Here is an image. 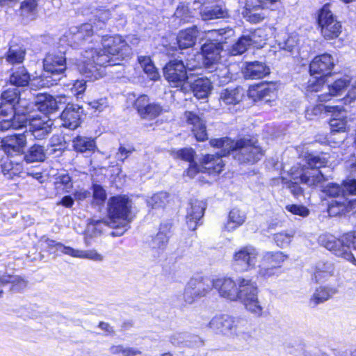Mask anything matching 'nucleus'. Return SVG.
Instances as JSON below:
<instances>
[{"label":"nucleus","instance_id":"1","mask_svg":"<svg viewBox=\"0 0 356 356\" xmlns=\"http://www.w3.org/2000/svg\"><path fill=\"white\" fill-rule=\"evenodd\" d=\"M100 41L102 49L88 47L77 64L80 72L90 80L97 79L102 76L98 66L120 65V60L131 54V47L120 35L104 36Z\"/></svg>","mask_w":356,"mask_h":356},{"label":"nucleus","instance_id":"2","mask_svg":"<svg viewBox=\"0 0 356 356\" xmlns=\"http://www.w3.org/2000/svg\"><path fill=\"white\" fill-rule=\"evenodd\" d=\"M220 297L230 301L240 300L251 314L259 317L264 311L261 301L259 300L257 283L250 279L238 277L235 282L231 277L214 279V287Z\"/></svg>","mask_w":356,"mask_h":356},{"label":"nucleus","instance_id":"3","mask_svg":"<svg viewBox=\"0 0 356 356\" xmlns=\"http://www.w3.org/2000/svg\"><path fill=\"white\" fill-rule=\"evenodd\" d=\"M131 207V201L125 196L111 197L108 202V220L92 219L88 225V232L95 229L100 233L103 226H109L112 228H122V232L115 234H122L129 228V225L134 218Z\"/></svg>","mask_w":356,"mask_h":356},{"label":"nucleus","instance_id":"4","mask_svg":"<svg viewBox=\"0 0 356 356\" xmlns=\"http://www.w3.org/2000/svg\"><path fill=\"white\" fill-rule=\"evenodd\" d=\"M257 143V141L250 139L234 141L228 138L210 140L211 146L222 148V155L227 156L232 152L238 162L252 164L260 160L264 155L263 150Z\"/></svg>","mask_w":356,"mask_h":356},{"label":"nucleus","instance_id":"5","mask_svg":"<svg viewBox=\"0 0 356 356\" xmlns=\"http://www.w3.org/2000/svg\"><path fill=\"white\" fill-rule=\"evenodd\" d=\"M207 327L217 334L224 335H236L245 341L252 338L249 331V324L245 319L234 318L227 314L214 316Z\"/></svg>","mask_w":356,"mask_h":356},{"label":"nucleus","instance_id":"6","mask_svg":"<svg viewBox=\"0 0 356 356\" xmlns=\"http://www.w3.org/2000/svg\"><path fill=\"white\" fill-rule=\"evenodd\" d=\"M211 36L219 35L221 37L217 41H207L201 47V54L198 57L201 58L202 64L207 71H213L214 67L221 63V52L223 50V43L228 38L234 35L232 29H214L209 31Z\"/></svg>","mask_w":356,"mask_h":356},{"label":"nucleus","instance_id":"7","mask_svg":"<svg viewBox=\"0 0 356 356\" xmlns=\"http://www.w3.org/2000/svg\"><path fill=\"white\" fill-rule=\"evenodd\" d=\"M334 58L328 54H323L316 56L309 65V72L311 75H318L319 77H313L309 80L307 91L315 92L320 91L324 87L323 76L331 73L334 67Z\"/></svg>","mask_w":356,"mask_h":356},{"label":"nucleus","instance_id":"8","mask_svg":"<svg viewBox=\"0 0 356 356\" xmlns=\"http://www.w3.org/2000/svg\"><path fill=\"white\" fill-rule=\"evenodd\" d=\"M214 287V279L195 275L186 284L183 293L186 303L192 304L197 299L206 296Z\"/></svg>","mask_w":356,"mask_h":356},{"label":"nucleus","instance_id":"9","mask_svg":"<svg viewBox=\"0 0 356 356\" xmlns=\"http://www.w3.org/2000/svg\"><path fill=\"white\" fill-rule=\"evenodd\" d=\"M26 124L29 123L27 136H33L35 140L45 139L51 132L53 122L47 115L43 117L30 113L29 108L22 111Z\"/></svg>","mask_w":356,"mask_h":356},{"label":"nucleus","instance_id":"10","mask_svg":"<svg viewBox=\"0 0 356 356\" xmlns=\"http://www.w3.org/2000/svg\"><path fill=\"white\" fill-rule=\"evenodd\" d=\"M43 67L44 71L43 76L49 77L51 80L43 83L42 86L49 87L56 84L57 81L60 79L58 76L63 74L67 69L65 54L62 52L48 54L44 59Z\"/></svg>","mask_w":356,"mask_h":356},{"label":"nucleus","instance_id":"11","mask_svg":"<svg viewBox=\"0 0 356 356\" xmlns=\"http://www.w3.org/2000/svg\"><path fill=\"white\" fill-rule=\"evenodd\" d=\"M346 241L345 234L340 238L329 234H323L319 237L321 244L327 250L332 252L335 256L341 257L356 266V259L351 252Z\"/></svg>","mask_w":356,"mask_h":356},{"label":"nucleus","instance_id":"12","mask_svg":"<svg viewBox=\"0 0 356 356\" xmlns=\"http://www.w3.org/2000/svg\"><path fill=\"white\" fill-rule=\"evenodd\" d=\"M318 22L321 33L326 40L337 38L341 33V24L334 17L328 4L324 5L320 10Z\"/></svg>","mask_w":356,"mask_h":356},{"label":"nucleus","instance_id":"13","mask_svg":"<svg viewBox=\"0 0 356 356\" xmlns=\"http://www.w3.org/2000/svg\"><path fill=\"white\" fill-rule=\"evenodd\" d=\"M258 250L252 245H246L236 251L232 264L236 271L248 272L254 269L257 263Z\"/></svg>","mask_w":356,"mask_h":356},{"label":"nucleus","instance_id":"14","mask_svg":"<svg viewBox=\"0 0 356 356\" xmlns=\"http://www.w3.org/2000/svg\"><path fill=\"white\" fill-rule=\"evenodd\" d=\"M165 78L174 87H179L188 81L191 82L190 76L186 71L184 63L182 60L175 59L169 61L163 67Z\"/></svg>","mask_w":356,"mask_h":356},{"label":"nucleus","instance_id":"15","mask_svg":"<svg viewBox=\"0 0 356 356\" xmlns=\"http://www.w3.org/2000/svg\"><path fill=\"white\" fill-rule=\"evenodd\" d=\"M134 107L143 119L152 120L159 116L165 109L159 103H150L146 95H140L135 101Z\"/></svg>","mask_w":356,"mask_h":356},{"label":"nucleus","instance_id":"16","mask_svg":"<svg viewBox=\"0 0 356 356\" xmlns=\"http://www.w3.org/2000/svg\"><path fill=\"white\" fill-rule=\"evenodd\" d=\"M46 243L49 248H56V250H59L63 254L72 256L73 257L80 259H87L95 261H101L104 257L95 250H77L70 246H65L56 241L47 239Z\"/></svg>","mask_w":356,"mask_h":356},{"label":"nucleus","instance_id":"17","mask_svg":"<svg viewBox=\"0 0 356 356\" xmlns=\"http://www.w3.org/2000/svg\"><path fill=\"white\" fill-rule=\"evenodd\" d=\"M206 207V202L204 201L191 200L186 215V222L189 229H196L199 221L204 216Z\"/></svg>","mask_w":356,"mask_h":356},{"label":"nucleus","instance_id":"18","mask_svg":"<svg viewBox=\"0 0 356 356\" xmlns=\"http://www.w3.org/2000/svg\"><path fill=\"white\" fill-rule=\"evenodd\" d=\"M262 31L255 30L248 35H242L231 47L229 53L232 56H236L243 54L247 51L248 47L252 45L259 46L261 40H259L261 37Z\"/></svg>","mask_w":356,"mask_h":356},{"label":"nucleus","instance_id":"19","mask_svg":"<svg viewBox=\"0 0 356 356\" xmlns=\"http://www.w3.org/2000/svg\"><path fill=\"white\" fill-rule=\"evenodd\" d=\"M249 96L254 101H263L268 103L277 96V90L275 85L272 83H261L252 86L248 91Z\"/></svg>","mask_w":356,"mask_h":356},{"label":"nucleus","instance_id":"20","mask_svg":"<svg viewBox=\"0 0 356 356\" xmlns=\"http://www.w3.org/2000/svg\"><path fill=\"white\" fill-rule=\"evenodd\" d=\"M82 108L76 104H68L63 111L60 119L64 127L71 130L76 129L80 125Z\"/></svg>","mask_w":356,"mask_h":356},{"label":"nucleus","instance_id":"21","mask_svg":"<svg viewBox=\"0 0 356 356\" xmlns=\"http://www.w3.org/2000/svg\"><path fill=\"white\" fill-rule=\"evenodd\" d=\"M187 122L192 126L191 131L198 141H205L208 139L205 121L196 113L191 111L185 112Z\"/></svg>","mask_w":356,"mask_h":356},{"label":"nucleus","instance_id":"22","mask_svg":"<svg viewBox=\"0 0 356 356\" xmlns=\"http://www.w3.org/2000/svg\"><path fill=\"white\" fill-rule=\"evenodd\" d=\"M222 148L216 154H207L202 159V166L201 172H207L209 174H219L224 168V163L222 159L224 155H222Z\"/></svg>","mask_w":356,"mask_h":356},{"label":"nucleus","instance_id":"23","mask_svg":"<svg viewBox=\"0 0 356 356\" xmlns=\"http://www.w3.org/2000/svg\"><path fill=\"white\" fill-rule=\"evenodd\" d=\"M351 79L349 76H343L337 79L327 86L328 92L317 95L318 99L321 102H327L331 97L341 95L350 86Z\"/></svg>","mask_w":356,"mask_h":356},{"label":"nucleus","instance_id":"24","mask_svg":"<svg viewBox=\"0 0 356 356\" xmlns=\"http://www.w3.org/2000/svg\"><path fill=\"white\" fill-rule=\"evenodd\" d=\"M326 111L333 113L336 117L330 120V129L332 133L344 132L347 127V120L342 113L344 112L343 106L341 105L327 106Z\"/></svg>","mask_w":356,"mask_h":356},{"label":"nucleus","instance_id":"25","mask_svg":"<svg viewBox=\"0 0 356 356\" xmlns=\"http://www.w3.org/2000/svg\"><path fill=\"white\" fill-rule=\"evenodd\" d=\"M33 107H35V109L45 115L53 113L59 109V105L56 99L52 96L47 95L39 97L38 101L35 104H28L26 108H28L31 111Z\"/></svg>","mask_w":356,"mask_h":356},{"label":"nucleus","instance_id":"26","mask_svg":"<svg viewBox=\"0 0 356 356\" xmlns=\"http://www.w3.org/2000/svg\"><path fill=\"white\" fill-rule=\"evenodd\" d=\"M244 77L249 79H259L270 74V68L262 62L246 63L243 71Z\"/></svg>","mask_w":356,"mask_h":356},{"label":"nucleus","instance_id":"27","mask_svg":"<svg viewBox=\"0 0 356 356\" xmlns=\"http://www.w3.org/2000/svg\"><path fill=\"white\" fill-rule=\"evenodd\" d=\"M1 102L3 101L11 105L10 109L21 112L28 106L26 100H22L19 97V91L17 88H8L1 93Z\"/></svg>","mask_w":356,"mask_h":356},{"label":"nucleus","instance_id":"28","mask_svg":"<svg viewBox=\"0 0 356 356\" xmlns=\"http://www.w3.org/2000/svg\"><path fill=\"white\" fill-rule=\"evenodd\" d=\"M95 26L91 23H85L82 24L78 29V31L74 33L72 39L77 44H82L85 42L89 40L91 37L93 39L91 42L95 41L99 42L101 40V37L98 34H94Z\"/></svg>","mask_w":356,"mask_h":356},{"label":"nucleus","instance_id":"29","mask_svg":"<svg viewBox=\"0 0 356 356\" xmlns=\"http://www.w3.org/2000/svg\"><path fill=\"white\" fill-rule=\"evenodd\" d=\"M72 147L79 153H93L96 149L94 138L83 136H77L72 140Z\"/></svg>","mask_w":356,"mask_h":356},{"label":"nucleus","instance_id":"30","mask_svg":"<svg viewBox=\"0 0 356 356\" xmlns=\"http://www.w3.org/2000/svg\"><path fill=\"white\" fill-rule=\"evenodd\" d=\"M199 31L196 26L186 29L179 32L177 36V44L181 49L191 47L195 43Z\"/></svg>","mask_w":356,"mask_h":356},{"label":"nucleus","instance_id":"31","mask_svg":"<svg viewBox=\"0 0 356 356\" xmlns=\"http://www.w3.org/2000/svg\"><path fill=\"white\" fill-rule=\"evenodd\" d=\"M245 213L237 208H234L229 213L227 221L224 225V229L227 232H233L241 227L245 222Z\"/></svg>","mask_w":356,"mask_h":356},{"label":"nucleus","instance_id":"32","mask_svg":"<svg viewBox=\"0 0 356 356\" xmlns=\"http://www.w3.org/2000/svg\"><path fill=\"white\" fill-rule=\"evenodd\" d=\"M169 238L170 228L167 225L162 226L159 232L149 241V246L152 250H163L168 245Z\"/></svg>","mask_w":356,"mask_h":356},{"label":"nucleus","instance_id":"33","mask_svg":"<svg viewBox=\"0 0 356 356\" xmlns=\"http://www.w3.org/2000/svg\"><path fill=\"white\" fill-rule=\"evenodd\" d=\"M31 77L27 70L24 67L12 69L9 76V83L16 87H24L28 86Z\"/></svg>","mask_w":356,"mask_h":356},{"label":"nucleus","instance_id":"34","mask_svg":"<svg viewBox=\"0 0 356 356\" xmlns=\"http://www.w3.org/2000/svg\"><path fill=\"white\" fill-rule=\"evenodd\" d=\"M335 268L330 261H318L316 263L314 271L316 282H322L334 275Z\"/></svg>","mask_w":356,"mask_h":356},{"label":"nucleus","instance_id":"35","mask_svg":"<svg viewBox=\"0 0 356 356\" xmlns=\"http://www.w3.org/2000/svg\"><path fill=\"white\" fill-rule=\"evenodd\" d=\"M26 55V49L22 44L11 42L6 54V60L10 64L23 63Z\"/></svg>","mask_w":356,"mask_h":356},{"label":"nucleus","instance_id":"36","mask_svg":"<svg viewBox=\"0 0 356 356\" xmlns=\"http://www.w3.org/2000/svg\"><path fill=\"white\" fill-rule=\"evenodd\" d=\"M208 72L212 74L211 79L213 81L220 85L229 83L232 78L228 66L222 62L214 67L213 71Z\"/></svg>","mask_w":356,"mask_h":356},{"label":"nucleus","instance_id":"37","mask_svg":"<svg viewBox=\"0 0 356 356\" xmlns=\"http://www.w3.org/2000/svg\"><path fill=\"white\" fill-rule=\"evenodd\" d=\"M243 96L241 88H226L220 92V100L226 105L236 104L242 100Z\"/></svg>","mask_w":356,"mask_h":356},{"label":"nucleus","instance_id":"38","mask_svg":"<svg viewBox=\"0 0 356 356\" xmlns=\"http://www.w3.org/2000/svg\"><path fill=\"white\" fill-rule=\"evenodd\" d=\"M202 19L204 21L225 18L228 16V10L222 5L204 8L201 13Z\"/></svg>","mask_w":356,"mask_h":356},{"label":"nucleus","instance_id":"39","mask_svg":"<svg viewBox=\"0 0 356 356\" xmlns=\"http://www.w3.org/2000/svg\"><path fill=\"white\" fill-rule=\"evenodd\" d=\"M300 180L309 186H316L324 181V177L319 170L309 169L300 175Z\"/></svg>","mask_w":356,"mask_h":356},{"label":"nucleus","instance_id":"40","mask_svg":"<svg viewBox=\"0 0 356 356\" xmlns=\"http://www.w3.org/2000/svg\"><path fill=\"white\" fill-rule=\"evenodd\" d=\"M192 88L194 95L197 99H204L211 91V83L208 79L200 78L195 80Z\"/></svg>","mask_w":356,"mask_h":356},{"label":"nucleus","instance_id":"41","mask_svg":"<svg viewBox=\"0 0 356 356\" xmlns=\"http://www.w3.org/2000/svg\"><path fill=\"white\" fill-rule=\"evenodd\" d=\"M287 258V255L280 251L266 252L263 254L262 261L269 266L280 268Z\"/></svg>","mask_w":356,"mask_h":356},{"label":"nucleus","instance_id":"42","mask_svg":"<svg viewBox=\"0 0 356 356\" xmlns=\"http://www.w3.org/2000/svg\"><path fill=\"white\" fill-rule=\"evenodd\" d=\"M91 14L92 18L90 22L95 26V31L102 30L106 25V22L110 18L111 14L108 10L97 9L94 10Z\"/></svg>","mask_w":356,"mask_h":356},{"label":"nucleus","instance_id":"43","mask_svg":"<svg viewBox=\"0 0 356 356\" xmlns=\"http://www.w3.org/2000/svg\"><path fill=\"white\" fill-rule=\"evenodd\" d=\"M337 290L333 287H319L317 289L312 296L310 301L314 305H316L321 302L326 301L334 294H336Z\"/></svg>","mask_w":356,"mask_h":356},{"label":"nucleus","instance_id":"44","mask_svg":"<svg viewBox=\"0 0 356 356\" xmlns=\"http://www.w3.org/2000/svg\"><path fill=\"white\" fill-rule=\"evenodd\" d=\"M24 120V115L22 114V115L14 116V118L12 120L10 119H3L0 115V130L6 131L10 129H19L22 127H26V122Z\"/></svg>","mask_w":356,"mask_h":356},{"label":"nucleus","instance_id":"45","mask_svg":"<svg viewBox=\"0 0 356 356\" xmlns=\"http://www.w3.org/2000/svg\"><path fill=\"white\" fill-rule=\"evenodd\" d=\"M327 211L332 216L347 214L345 197H341L339 200H332L329 203Z\"/></svg>","mask_w":356,"mask_h":356},{"label":"nucleus","instance_id":"46","mask_svg":"<svg viewBox=\"0 0 356 356\" xmlns=\"http://www.w3.org/2000/svg\"><path fill=\"white\" fill-rule=\"evenodd\" d=\"M36 6L35 0L24 1L20 6V15L27 20H33L35 16Z\"/></svg>","mask_w":356,"mask_h":356},{"label":"nucleus","instance_id":"47","mask_svg":"<svg viewBox=\"0 0 356 356\" xmlns=\"http://www.w3.org/2000/svg\"><path fill=\"white\" fill-rule=\"evenodd\" d=\"M45 159V152L42 146L39 145H33L29 153L25 156V159L28 163L35 161H43Z\"/></svg>","mask_w":356,"mask_h":356},{"label":"nucleus","instance_id":"48","mask_svg":"<svg viewBox=\"0 0 356 356\" xmlns=\"http://www.w3.org/2000/svg\"><path fill=\"white\" fill-rule=\"evenodd\" d=\"M27 134H18L10 136L7 138V145L14 151L19 152L26 143Z\"/></svg>","mask_w":356,"mask_h":356},{"label":"nucleus","instance_id":"49","mask_svg":"<svg viewBox=\"0 0 356 356\" xmlns=\"http://www.w3.org/2000/svg\"><path fill=\"white\" fill-rule=\"evenodd\" d=\"M169 194L166 192H159L154 194L147 200V204L152 209L163 207L168 202Z\"/></svg>","mask_w":356,"mask_h":356},{"label":"nucleus","instance_id":"50","mask_svg":"<svg viewBox=\"0 0 356 356\" xmlns=\"http://www.w3.org/2000/svg\"><path fill=\"white\" fill-rule=\"evenodd\" d=\"M306 161L311 169H317L325 166L327 163V158L326 154L316 155L312 153H308L305 156Z\"/></svg>","mask_w":356,"mask_h":356},{"label":"nucleus","instance_id":"51","mask_svg":"<svg viewBox=\"0 0 356 356\" xmlns=\"http://www.w3.org/2000/svg\"><path fill=\"white\" fill-rule=\"evenodd\" d=\"M110 352L113 355H121L122 356H137L141 354V351L138 348L123 345L112 346L110 348Z\"/></svg>","mask_w":356,"mask_h":356},{"label":"nucleus","instance_id":"52","mask_svg":"<svg viewBox=\"0 0 356 356\" xmlns=\"http://www.w3.org/2000/svg\"><path fill=\"white\" fill-rule=\"evenodd\" d=\"M298 44V35L296 33L287 35L282 41L278 42L280 47L289 52L293 51Z\"/></svg>","mask_w":356,"mask_h":356},{"label":"nucleus","instance_id":"53","mask_svg":"<svg viewBox=\"0 0 356 356\" xmlns=\"http://www.w3.org/2000/svg\"><path fill=\"white\" fill-rule=\"evenodd\" d=\"M55 184L57 188L63 186V190L65 193H69L73 188V182L71 177L67 173L62 172L59 173L56 178Z\"/></svg>","mask_w":356,"mask_h":356},{"label":"nucleus","instance_id":"54","mask_svg":"<svg viewBox=\"0 0 356 356\" xmlns=\"http://www.w3.org/2000/svg\"><path fill=\"white\" fill-rule=\"evenodd\" d=\"M198 56H199V54L189 55L188 58H187V60L186 61V63H184V67H185L186 71L187 72V74L190 76L189 81H191V76H193V74L191 73V72L200 68L202 65L200 62V60L201 59V58H199Z\"/></svg>","mask_w":356,"mask_h":356},{"label":"nucleus","instance_id":"55","mask_svg":"<svg viewBox=\"0 0 356 356\" xmlns=\"http://www.w3.org/2000/svg\"><path fill=\"white\" fill-rule=\"evenodd\" d=\"M92 192L94 203L97 205L104 204L106 200V193L103 187L99 184H93Z\"/></svg>","mask_w":356,"mask_h":356},{"label":"nucleus","instance_id":"56","mask_svg":"<svg viewBox=\"0 0 356 356\" xmlns=\"http://www.w3.org/2000/svg\"><path fill=\"white\" fill-rule=\"evenodd\" d=\"M1 172L8 179H13L17 175V169L8 158L1 164Z\"/></svg>","mask_w":356,"mask_h":356},{"label":"nucleus","instance_id":"57","mask_svg":"<svg viewBox=\"0 0 356 356\" xmlns=\"http://www.w3.org/2000/svg\"><path fill=\"white\" fill-rule=\"evenodd\" d=\"M286 209L293 215H298L305 218L309 216V210L303 205L289 204L286 206Z\"/></svg>","mask_w":356,"mask_h":356},{"label":"nucleus","instance_id":"58","mask_svg":"<svg viewBox=\"0 0 356 356\" xmlns=\"http://www.w3.org/2000/svg\"><path fill=\"white\" fill-rule=\"evenodd\" d=\"M323 192L330 197H338L341 193L343 194V189L337 184L330 183L324 188Z\"/></svg>","mask_w":356,"mask_h":356},{"label":"nucleus","instance_id":"59","mask_svg":"<svg viewBox=\"0 0 356 356\" xmlns=\"http://www.w3.org/2000/svg\"><path fill=\"white\" fill-rule=\"evenodd\" d=\"M195 154L192 148H184L177 151L175 156L191 163L193 161Z\"/></svg>","mask_w":356,"mask_h":356},{"label":"nucleus","instance_id":"60","mask_svg":"<svg viewBox=\"0 0 356 356\" xmlns=\"http://www.w3.org/2000/svg\"><path fill=\"white\" fill-rule=\"evenodd\" d=\"M343 195H356V179H348L342 184Z\"/></svg>","mask_w":356,"mask_h":356},{"label":"nucleus","instance_id":"61","mask_svg":"<svg viewBox=\"0 0 356 356\" xmlns=\"http://www.w3.org/2000/svg\"><path fill=\"white\" fill-rule=\"evenodd\" d=\"M186 339V347L195 348L204 345L203 340L197 335H190L187 334Z\"/></svg>","mask_w":356,"mask_h":356},{"label":"nucleus","instance_id":"62","mask_svg":"<svg viewBox=\"0 0 356 356\" xmlns=\"http://www.w3.org/2000/svg\"><path fill=\"white\" fill-rule=\"evenodd\" d=\"M293 235L287 233H277L275 235V241L278 246L284 247L289 244Z\"/></svg>","mask_w":356,"mask_h":356},{"label":"nucleus","instance_id":"63","mask_svg":"<svg viewBox=\"0 0 356 356\" xmlns=\"http://www.w3.org/2000/svg\"><path fill=\"white\" fill-rule=\"evenodd\" d=\"M187 334L185 333H176L170 337V342L175 346H186V341Z\"/></svg>","mask_w":356,"mask_h":356},{"label":"nucleus","instance_id":"64","mask_svg":"<svg viewBox=\"0 0 356 356\" xmlns=\"http://www.w3.org/2000/svg\"><path fill=\"white\" fill-rule=\"evenodd\" d=\"M88 105L94 109L95 112H102L108 106L107 99L102 98L88 103Z\"/></svg>","mask_w":356,"mask_h":356}]
</instances>
